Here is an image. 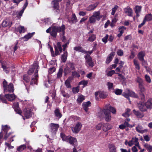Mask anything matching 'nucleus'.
Returning a JSON list of instances; mask_svg holds the SVG:
<instances>
[{
  "label": "nucleus",
  "instance_id": "24",
  "mask_svg": "<svg viewBox=\"0 0 152 152\" xmlns=\"http://www.w3.org/2000/svg\"><path fill=\"white\" fill-rule=\"evenodd\" d=\"M99 96L100 98L104 99L107 98L108 94L107 92L104 91H99Z\"/></svg>",
  "mask_w": 152,
  "mask_h": 152
},
{
  "label": "nucleus",
  "instance_id": "61",
  "mask_svg": "<svg viewBox=\"0 0 152 152\" xmlns=\"http://www.w3.org/2000/svg\"><path fill=\"white\" fill-rule=\"evenodd\" d=\"M62 71V69H59V71L57 74L58 77L60 78L61 77Z\"/></svg>",
  "mask_w": 152,
  "mask_h": 152
},
{
  "label": "nucleus",
  "instance_id": "6",
  "mask_svg": "<svg viewBox=\"0 0 152 152\" xmlns=\"http://www.w3.org/2000/svg\"><path fill=\"white\" fill-rule=\"evenodd\" d=\"M86 60V65L88 66L93 67L94 66V62L92 61V58L91 56L88 54H87L85 56Z\"/></svg>",
  "mask_w": 152,
  "mask_h": 152
},
{
  "label": "nucleus",
  "instance_id": "42",
  "mask_svg": "<svg viewBox=\"0 0 152 152\" xmlns=\"http://www.w3.org/2000/svg\"><path fill=\"white\" fill-rule=\"evenodd\" d=\"M34 63L33 65L28 70V74L29 75H31L33 72L34 71V69H36V70H37V69L36 68H34L35 67L34 66ZM36 70H35L36 71Z\"/></svg>",
  "mask_w": 152,
  "mask_h": 152
},
{
  "label": "nucleus",
  "instance_id": "36",
  "mask_svg": "<svg viewBox=\"0 0 152 152\" xmlns=\"http://www.w3.org/2000/svg\"><path fill=\"white\" fill-rule=\"evenodd\" d=\"M72 79L71 77H69L65 82V84L67 88H71V86L70 84V81Z\"/></svg>",
  "mask_w": 152,
  "mask_h": 152
},
{
  "label": "nucleus",
  "instance_id": "60",
  "mask_svg": "<svg viewBox=\"0 0 152 152\" xmlns=\"http://www.w3.org/2000/svg\"><path fill=\"white\" fill-rule=\"evenodd\" d=\"M68 66L70 67L71 69L74 70L75 69V64L72 63H70L68 64Z\"/></svg>",
  "mask_w": 152,
  "mask_h": 152
},
{
  "label": "nucleus",
  "instance_id": "28",
  "mask_svg": "<svg viewBox=\"0 0 152 152\" xmlns=\"http://www.w3.org/2000/svg\"><path fill=\"white\" fill-rule=\"evenodd\" d=\"M67 55L68 53L66 51H64L63 54L61 56V60H62V62H65L67 59Z\"/></svg>",
  "mask_w": 152,
  "mask_h": 152
},
{
  "label": "nucleus",
  "instance_id": "4",
  "mask_svg": "<svg viewBox=\"0 0 152 152\" xmlns=\"http://www.w3.org/2000/svg\"><path fill=\"white\" fill-rule=\"evenodd\" d=\"M35 67L34 68H36V70L35 73L34 74L33 77L30 82V85H34V84L37 85V80H38V74L39 66L37 63H35L33 65Z\"/></svg>",
  "mask_w": 152,
  "mask_h": 152
},
{
  "label": "nucleus",
  "instance_id": "47",
  "mask_svg": "<svg viewBox=\"0 0 152 152\" xmlns=\"http://www.w3.org/2000/svg\"><path fill=\"white\" fill-rule=\"evenodd\" d=\"M142 7L141 6H136L135 7V12L136 13H139L141 11Z\"/></svg>",
  "mask_w": 152,
  "mask_h": 152
},
{
  "label": "nucleus",
  "instance_id": "21",
  "mask_svg": "<svg viewBox=\"0 0 152 152\" xmlns=\"http://www.w3.org/2000/svg\"><path fill=\"white\" fill-rule=\"evenodd\" d=\"M135 81L138 83V86L144 85V81L142 78L137 77L135 79Z\"/></svg>",
  "mask_w": 152,
  "mask_h": 152
},
{
  "label": "nucleus",
  "instance_id": "32",
  "mask_svg": "<svg viewBox=\"0 0 152 152\" xmlns=\"http://www.w3.org/2000/svg\"><path fill=\"white\" fill-rule=\"evenodd\" d=\"M62 0H54L52 2V4L53 5V8L54 9H56L59 8V6L58 5V2Z\"/></svg>",
  "mask_w": 152,
  "mask_h": 152
},
{
  "label": "nucleus",
  "instance_id": "5",
  "mask_svg": "<svg viewBox=\"0 0 152 152\" xmlns=\"http://www.w3.org/2000/svg\"><path fill=\"white\" fill-rule=\"evenodd\" d=\"M61 136L63 141L69 142L71 145L74 146L76 141L75 138L71 136H66L62 133H61Z\"/></svg>",
  "mask_w": 152,
  "mask_h": 152
},
{
  "label": "nucleus",
  "instance_id": "1",
  "mask_svg": "<svg viewBox=\"0 0 152 152\" xmlns=\"http://www.w3.org/2000/svg\"><path fill=\"white\" fill-rule=\"evenodd\" d=\"M65 29V26L62 25L61 26H52L47 29L46 32L47 33H50V35L53 37H56L57 32H62L64 33Z\"/></svg>",
  "mask_w": 152,
  "mask_h": 152
},
{
  "label": "nucleus",
  "instance_id": "51",
  "mask_svg": "<svg viewBox=\"0 0 152 152\" xmlns=\"http://www.w3.org/2000/svg\"><path fill=\"white\" fill-rule=\"evenodd\" d=\"M95 39V36L94 34H93L91 37L88 38L87 41L90 42H93Z\"/></svg>",
  "mask_w": 152,
  "mask_h": 152
},
{
  "label": "nucleus",
  "instance_id": "55",
  "mask_svg": "<svg viewBox=\"0 0 152 152\" xmlns=\"http://www.w3.org/2000/svg\"><path fill=\"white\" fill-rule=\"evenodd\" d=\"M118 6L117 5H115L114 7L112 9V12H111V14L112 15H114L116 12L117 9L118 8Z\"/></svg>",
  "mask_w": 152,
  "mask_h": 152
},
{
  "label": "nucleus",
  "instance_id": "38",
  "mask_svg": "<svg viewBox=\"0 0 152 152\" xmlns=\"http://www.w3.org/2000/svg\"><path fill=\"white\" fill-rule=\"evenodd\" d=\"M144 146L147 149L148 152H151L152 151V146L148 144H145L144 145Z\"/></svg>",
  "mask_w": 152,
  "mask_h": 152
},
{
  "label": "nucleus",
  "instance_id": "37",
  "mask_svg": "<svg viewBox=\"0 0 152 152\" xmlns=\"http://www.w3.org/2000/svg\"><path fill=\"white\" fill-rule=\"evenodd\" d=\"M110 129L111 127L109 124H104L103 127V130L104 131L106 132Z\"/></svg>",
  "mask_w": 152,
  "mask_h": 152
},
{
  "label": "nucleus",
  "instance_id": "7",
  "mask_svg": "<svg viewBox=\"0 0 152 152\" xmlns=\"http://www.w3.org/2000/svg\"><path fill=\"white\" fill-rule=\"evenodd\" d=\"M138 87L140 91L139 94L140 95V98L141 100H144L145 99V95L144 93L146 91L144 85L138 86Z\"/></svg>",
  "mask_w": 152,
  "mask_h": 152
},
{
  "label": "nucleus",
  "instance_id": "49",
  "mask_svg": "<svg viewBox=\"0 0 152 152\" xmlns=\"http://www.w3.org/2000/svg\"><path fill=\"white\" fill-rule=\"evenodd\" d=\"M6 98L5 96H2L1 95H0V99L1 100L2 102L7 104V102Z\"/></svg>",
  "mask_w": 152,
  "mask_h": 152
},
{
  "label": "nucleus",
  "instance_id": "44",
  "mask_svg": "<svg viewBox=\"0 0 152 152\" xmlns=\"http://www.w3.org/2000/svg\"><path fill=\"white\" fill-rule=\"evenodd\" d=\"M133 113L138 118H141L143 116V115L139 111H136L135 110H133Z\"/></svg>",
  "mask_w": 152,
  "mask_h": 152
},
{
  "label": "nucleus",
  "instance_id": "33",
  "mask_svg": "<svg viewBox=\"0 0 152 152\" xmlns=\"http://www.w3.org/2000/svg\"><path fill=\"white\" fill-rule=\"evenodd\" d=\"M85 99V97L84 96L80 95L78 96V98L77 99V101L78 103H81Z\"/></svg>",
  "mask_w": 152,
  "mask_h": 152
},
{
  "label": "nucleus",
  "instance_id": "39",
  "mask_svg": "<svg viewBox=\"0 0 152 152\" xmlns=\"http://www.w3.org/2000/svg\"><path fill=\"white\" fill-rule=\"evenodd\" d=\"M43 21L46 24L50 25L52 23V20L50 18H45L43 20Z\"/></svg>",
  "mask_w": 152,
  "mask_h": 152
},
{
  "label": "nucleus",
  "instance_id": "62",
  "mask_svg": "<svg viewBox=\"0 0 152 152\" xmlns=\"http://www.w3.org/2000/svg\"><path fill=\"white\" fill-rule=\"evenodd\" d=\"M24 10L22 9L18 13L17 17L19 18H20L22 16Z\"/></svg>",
  "mask_w": 152,
  "mask_h": 152
},
{
  "label": "nucleus",
  "instance_id": "3",
  "mask_svg": "<svg viewBox=\"0 0 152 152\" xmlns=\"http://www.w3.org/2000/svg\"><path fill=\"white\" fill-rule=\"evenodd\" d=\"M3 87L5 93H11L14 91V89L13 84L10 83L9 85H8L7 82L5 80H4L3 82Z\"/></svg>",
  "mask_w": 152,
  "mask_h": 152
},
{
  "label": "nucleus",
  "instance_id": "11",
  "mask_svg": "<svg viewBox=\"0 0 152 152\" xmlns=\"http://www.w3.org/2000/svg\"><path fill=\"white\" fill-rule=\"evenodd\" d=\"M12 24V22L9 19H6L4 20L2 23V26L3 27H10Z\"/></svg>",
  "mask_w": 152,
  "mask_h": 152
},
{
  "label": "nucleus",
  "instance_id": "54",
  "mask_svg": "<svg viewBox=\"0 0 152 152\" xmlns=\"http://www.w3.org/2000/svg\"><path fill=\"white\" fill-rule=\"evenodd\" d=\"M23 79L26 82H28L30 80L29 77L27 75H24L23 76Z\"/></svg>",
  "mask_w": 152,
  "mask_h": 152
},
{
  "label": "nucleus",
  "instance_id": "58",
  "mask_svg": "<svg viewBox=\"0 0 152 152\" xmlns=\"http://www.w3.org/2000/svg\"><path fill=\"white\" fill-rule=\"evenodd\" d=\"M113 83L110 82H108L107 83V86H108V89L110 90L112 89L113 88Z\"/></svg>",
  "mask_w": 152,
  "mask_h": 152
},
{
  "label": "nucleus",
  "instance_id": "22",
  "mask_svg": "<svg viewBox=\"0 0 152 152\" xmlns=\"http://www.w3.org/2000/svg\"><path fill=\"white\" fill-rule=\"evenodd\" d=\"M34 34V32H33L31 33H28L24 37L21 38V39H24L25 41H27Z\"/></svg>",
  "mask_w": 152,
  "mask_h": 152
},
{
  "label": "nucleus",
  "instance_id": "43",
  "mask_svg": "<svg viewBox=\"0 0 152 152\" xmlns=\"http://www.w3.org/2000/svg\"><path fill=\"white\" fill-rule=\"evenodd\" d=\"M2 67L3 68L4 71L6 73H7L9 72L10 68L8 66H5L2 64Z\"/></svg>",
  "mask_w": 152,
  "mask_h": 152
},
{
  "label": "nucleus",
  "instance_id": "48",
  "mask_svg": "<svg viewBox=\"0 0 152 152\" xmlns=\"http://www.w3.org/2000/svg\"><path fill=\"white\" fill-rule=\"evenodd\" d=\"M26 148L25 145H23L20 146L17 148V150L19 151H22Z\"/></svg>",
  "mask_w": 152,
  "mask_h": 152
},
{
  "label": "nucleus",
  "instance_id": "26",
  "mask_svg": "<svg viewBox=\"0 0 152 152\" xmlns=\"http://www.w3.org/2000/svg\"><path fill=\"white\" fill-rule=\"evenodd\" d=\"M92 16H93L96 19L98 20L102 17V16H100V12L99 11L94 12Z\"/></svg>",
  "mask_w": 152,
  "mask_h": 152
},
{
  "label": "nucleus",
  "instance_id": "41",
  "mask_svg": "<svg viewBox=\"0 0 152 152\" xmlns=\"http://www.w3.org/2000/svg\"><path fill=\"white\" fill-rule=\"evenodd\" d=\"M144 19H145L146 21L152 20V15L150 14L146 15L144 18Z\"/></svg>",
  "mask_w": 152,
  "mask_h": 152
},
{
  "label": "nucleus",
  "instance_id": "8",
  "mask_svg": "<svg viewBox=\"0 0 152 152\" xmlns=\"http://www.w3.org/2000/svg\"><path fill=\"white\" fill-rule=\"evenodd\" d=\"M70 122L71 124V128L73 133H76V124L75 117L72 116L70 118Z\"/></svg>",
  "mask_w": 152,
  "mask_h": 152
},
{
  "label": "nucleus",
  "instance_id": "53",
  "mask_svg": "<svg viewBox=\"0 0 152 152\" xmlns=\"http://www.w3.org/2000/svg\"><path fill=\"white\" fill-rule=\"evenodd\" d=\"M145 80L148 83H151V80L150 77L147 75H146L145 76Z\"/></svg>",
  "mask_w": 152,
  "mask_h": 152
},
{
  "label": "nucleus",
  "instance_id": "18",
  "mask_svg": "<svg viewBox=\"0 0 152 152\" xmlns=\"http://www.w3.org/2000/svg\"><path fill=\"white\" fill-rule=\"evenodd\" d=\"M138 107L139 110L141 111L144 112L147 110L145 105V103L140 102L138 104Z\"/></svg>",
  "mask_w": 152,
  "mask_h": 152
},
{
  "label": "nucleus",
  "instance_id": "64",
  "mask_svg": "<svg viewBox=\"0 0 152 152\" xmlns=\"http://www.w3.org/2000/svg\"><path fill=\"white\" fill-rule=\"evenodd\" d=\"M55 68L54 67L50 68L49 69V73L50 74H51V73L55 72Z\"/></svg>",
  "mask_w": 152,
  "mask_h": 152
},
{
  "label": "nucleus",
  "instance_id": "2",
  "mask_svg": "<svg viewBox=\"0 0 152 152\" xmlns=\"http://www.w3.org/2000/svg\"><path fill=\"white\" fill-rule=\"evenodd\" d=\"M55 49V53H54L53 48L50 46V50L52 57H55L56 56L59 54V51L60 53L62 52V49L61 47V44L60 42H58L57 43V46L54 47Z\"/></svg>",
  "mask_w": 152,
  "mask_h": 152
},
{
  "label": "nucleus",
  "instance_id": "57",
  "mask_svg": "<svg viewBox=\"0 0 152 152\" xmlns=\"http://www.w3.org/2000/svg\"><path fill=\"white\" fill-rule=\"evenodd\" d=\"M118 55L120 56H122L124 54L123 51L122 50H119L117 52Z\"/></svg>",
  "mask_w": 152,
  "mask_h": 152
},
{
  "label": "nucleus",
  "instance_id": "23",
  "mask_svg": "<svg viewBox=\"0 0 152 152\" xmlns=\"http://www.w3.org/2000/svg\"><path fill=\"white\" fill-rule=\"evenodd\" d=\"M108 148L110 152H116V148L113 144H109L108 145Z\"/></svg>",
  "mask_w": 152,
  "mask_h": 152
},
{
  "label": "nucleus",
  "instance_id": "34",
  "mask_svg": "<svg viewBox=\"0 0 152 152\" xmlns=\"http://www.w3.org/2000/svg\"><path fill=\"white\" fill-rule=\"evenodd\" d=\"M129 94V96L134 97L135 98H138L139 97L137 94H136L134 92L132 91H130L128 90Z\"/></svg>",
  "mask_w": 152,
  "mask_h": 152
},
{
  "label": "nucleus",
  "instance_id": "50",
  "mask_svg": "<svg viewBox=\"0 0 152 152\" xmlns=\"http://www.w3.org/2000/svg\"><path fill=\"white\" fill-rule=\"evenodd\" d=\"M122 92V90L121 89H115L114 91L115 93L117 95H121Z\"/></svg>",
  "mask_w": 152,
  "mask_h": 152
},
{
  "label": "nucleus",
  "instance_id": "12",
  "mask_svg": "<svg viewBox=\"0 0 152 152\" xmlns=\"http://www.w3.org/2000/svg\"><path fill=\"white\" fill-rule=\"evenodd\" d=\"M24 115L26 118L28 119L31 117L32 112L31 110L29 108H26L23 110Z\"/></svg>",
  "mask_w": 152,
  "mask_h": 152
},
{
  "label": "nucleus",
  "instance_id": "10",
  "mask_svg": "<svg viewBox=\"0 0 152 152\" xmlns=\"http://www.w3.org/2000/svg\"><path fill=\"white\" fill-rule=\"evenodd\" d=\"M103 111L104 113V118L105 120L107 121H109L111 119V114L110 112L107 110H106V109H104Z\"/></svg>",
  "mask_w": 152,
  "mask_h": 152
},
{
  "label": "nucleus",
  "instance_id": "63",
  "mask_svg": "<svg viewBox=\"0 0 152 152\" xmlns=\"http://www.w3.org/2000/svg\"><path fill=\"white\" fill-rule=\"evenodd\" d=\"M88 84V82L87 81L83 80L79 82V85H83L84 86H85Z\"/></svg>",
  "mask_w": 152,
  "mask_h": 152
},
{
  "label": "nucleus",
  "instance_id": "14",
  "mask_svg": "<svg viewBox=\"0 0 152 152\" xmlns=\"http://www.w3.org/2000/svg\"><path fill=\"white\" fill-rule=\"evenodd\" d=\"M115 54V52L111 53L107 58L105 62L108 64L112 60Z\"/></svg>",
  "mask_w": 152,
  "mask_h": 152
},
{
  "label": "nucleus",
  "instance_id": "52",
  "mask_svg": "<svg viewBox=\"0 0 152 152\" xmlns=\"http://www.w3.org/2000/svg\"><path fill=\"white\" fill-rule=\"evenodd\" d=\"M126 27L124 26L120 27L118 28L119 32L122 34H123L124 31L126 30Z\"/></svg>",
  "mask_w": 152,
  "mask_h": 152
},
{
  "label": "nucleus",
  "instance_id": "9",
  "mask_svg": "<svg viewBox=\"0 0 152 152\" xmlns=\"http://www.w3.org/2000/svg\"><path fill=\"white\" fill-rule=\"evenodd\" d=\"M50 130L53 134H56L58 130L59 126L58 124L51 123L49 124Z\"/></svg>",
  "mask_w": 152,
  "mask_h": 152
},
{
  "label": "nucleus",
  "instance_id": "29",
  "mask_svg": "<svg viewBox=\"0 0 152 152\" xmlns=\"http://www.w3.org/2000/svg\"><path fill=\"white\" fill-rule=\"evenodd\" d=\"M145 56V53L143 51H141L138 54V57L139 60L140 61L143 60Z\"/></svg>",
  "mask_w": 152,
  "mask_h": 152
},
{
  "label": "nucleus",
  "instance_id": "40",
  "mask_svg": "<svg viewBox=\"0 0 152 152\" xmlns=\"http://www.w3.org/2000/svg\"><path fill=\"white\" fill-rule=\"evenodd\" d=\"M17 29L18 30L19 32L20 33H24L26 31V30L24 26H19L18 28Z\"/></svg>",
  "mask_w": 152,
  "mask_h": 152
},
{
  "label": "nucleus",
  "instance_id": "45",
  "mask_svg": "<svg viewBox=\"0 0 152 152\" xmlns=\"http://www.w3.org/2000/svg\"><path fill=\"white\" fill-rule=\"evenodd\" d=\"M82 126V124L80 122L77 123V133L78 132L81 130Z\"/></svg>",
  "mask_w": 152,
  "mask_h": 152
},
{
  "label": "nucleus",
  "instance_id": "59",
  "mask_svg": "<svg viewBox=\"0 0 152 152\" xmlns=\"http://www.w3.org/2000/svg\"><path fill=\"white\" fill-rule=\"evenodd\" d=\"M96 21L95 18L93 16H92L89 18V21L91 23H94Z\"/></svg>",
  "mask_w": 152,
  "mask_h": 152
},
{
  "label": "nucleus",
  "instance_id": "13",
  "mask_svg": "<svg viewBox=\"0 0 152 152\" xmlns=\"http://www.w3.org/2000/svg\"><path fill=\"white\" fill-rule=\"evenodd\" d=\"M124 13L127 14L129 16H133V10L132 8L129 7H127L124 9Z\"/></svg>",
  "mask_w": 152,
  "mask_h": 152
},
{
  "label": "nucleus",
  "instance_id": "20",
  "mask_svg": "<svg viewBox=\"0 0 152 152\" xmlns=\"http://www.w3.org/2000/svg\"><path fill=\"white\" fill-rule=\"evenodd\" d=\"M136 131L139 133L143 134L145 132H147L148 131V130L147 129H145L142 130V127L141 126L138 125L136 127Z\"/></svg>",
  "mask_w": 152,
  "mask_h": 152
},
{
  "label": "nucleus",
  "instance_id": "19",
  "mask_svg": "<svg viewBox=\"0 0 152 152\" xmlns=\"http://www.w3.org/2000/svg\"><path fill=\"white\" fill-rule=\"evenodd\" d=\"M145 105L148 109L152 108V98H149L145 103Z\"/></svg>",
  "mask_w": 152,
  "mask_h": 152
},
{
  "label": "nucleus",
  "instance_id": "30",
  "mask_svg": "<svg viewBox=\"0 0 152 152\" xmlns=\"http://www.w3.org/2000/svg\"><path fill=\"white\" fill-rule=\"evenodd\" d=\"M2 132L4 134L7 133L8 131L10 129V127L7 125L2 126Z\"/></svg>",
  "mask_w": 152,
  "mask_h": 152
},
{
  "label": "nucleus",
  "instance_id": "56",
  "mask_svg": "<svg viewBox=\"0 0 152 152\" xmlns=\"http://www.w3.org/2000/svg\"><path fill=\"white\" fill-rule=\"evenodd\" d=\"M108 37V34H106V36L102 39V41L104 43H106L107 42Z\"/></svg>",
  "mask_w": 152,
  "mask_h": 152
},
{
  "label": "nucleus",
  "instance_id": "25",
  "mask_svg": "<svg viewBox=\"0 0 152 152\" xmlns=\"http://www.w3.org/2000/svg\"><path fill=\"white\" fill-rule=\"evenodd\" d=\"M6 98H7L9 101H12L14 100L15 98V96L13 94H5Z\"/></svg>",
  "mask_w": 152,
  "mask_h": 152
},
{
  "label": "nucleus",
  "instance_id": "35",
  "mask_svg": "<svg viewBox=\"0 0 152 152\" xmlns=\"http://www.w3.org/2000/svg\"><path fill=\"white\" fill-rule=\"evenodd\" d=\"M109 69H110L109 68H107L105 71V72L108 76H111L114 74H116V73L115 72L114 70H112L110 71H108Z\"/></svg>",
  "mask_w": 152,
  "mask_h": 152
},
{
  "label": "nucleus",
  "instance_id": "31",
  "mask_svg": "<svg viewBox=\"0 0 152 152\" xmlns=\"http://www.w3.org/2000/svg\"><path fill=\"white\" fill-rule=\"evenodd\" d=\"M54 113L55 116L58 118H60L62 116V115L58 109H56L55 110Z\"/></svg>",
  "mask_w": 152,
  "mask_h": 152
},
{
  "label": "nucleus",
  "instance_id": "27",
  "mask_svg": "<svg viewBox=\"0 0 152 152\" xmlns=\"http://www.w3.org/2000/svg\"><path fill=\"white\" fill-rule=\"evenodd\" d=\"M75 17V14H73L72 17H69L68 18L69 21L71 23H75L76 22Z\"/></svg>",
  "mask_w": 152,
  "mask_h": 152
},
{
  "label": "nucleus",
  "instance_id": "17",
  "mask_svg": "<svg viewBox=\"0 0 152 152\" xmlns=\"http://www.w3.org/2000/svg\"><path fill=\"white\" fill-rule=\"evenodd\" d=\"M99 4V2H97L95 3L89 5L86 8V10L88 11L94 10L97 6Z\"/></svg>",
  "mask_w": 152,
  "mask_h": 152
},
{
  "label": "nucleus",
  "instance_id": "16",
  "mask_svg": "<svg viewBox=\"0 0 152 152\" xmlns=\"http://www.w3.org/2000/svg\"><path fill=\"white\" fill-rule=\"evenodd\" d=\"M82 106L84 110L87 112L88 110V107L91 106V103L90 101H88L83 103Z\"/></svg>",
  "mask_w": 152,
  "mask_h": 152
},
{
  "label": "nucleus",
  "instance_id": "15",
  "mask_svg": "<svg viewBox=\"0 0 152 152\" xmlns=\"http://www.w3.org/2000/svg\"><path fill=\"white\" fill-rule=\"evenodd\" d=\"M105 107L104 109H106V110H108L109 112L110 111L114 114L116 113L115 109L114 107H111L109 104H106Z\"/></svg>",
  "mask_w": 152,
  "mask_h": 152
},
{
  "label": "nucleus",
  "instance_id": "46",
  "mask_svg": "<svg viewBox=\"0 0 152 152\" xmlns=\"http://www.w3.org/2000/svg\"><path fill=\"white\" fill-rule=\"evenodd\" d=\"M133 62L136 69L138 70H140V67L138 61L135 59H134V60Z\"/></svg>",
  "mask_w": 152,
  "mask_h": 152
}]
</instances>
